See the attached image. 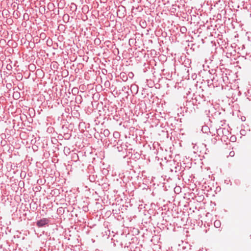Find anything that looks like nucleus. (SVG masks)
I'll list each match as a JSON object with an SVG mask.
<instances>
[{
	"mask_svg": "<svg viewBox=\"0 0 251 251\" xmlns=\"http://www.w3.org/2000/svg\"><path fill=\"white\" fill-rule=\"evenodd\" d=\"M99 43H100V41L99 39H96L95 40V44H98Z\"/></svg>",
	"mask_w": 251,
	"mask_h": 251,
	"instance_id": "9b49d317",
	"label": "nucleus"
},
{
	"mask_svg": "<svg viewBox=\"0 0 251 251\" xmlns=\"http://www.w3.org/2000/svg\"><path fill=\"white\" fill-rule=\"evenodd\" d=\"M207 81L208 85H209V83H210V80H208Z\"/></svg>",
	"mask_w": 251,
	"mask_h": 251,
	"instance_id": "4468645a",
	"label": "nucleus"
},
{
	"mask_svg": "<svg viewBox=\"0 0 251 251\" xmlns=\"http://www.w3.org/2000/svg\"><path fill=\"white\" fill-rule=\"evenodd\" d=\"M201 100L202 98L200 95L197 96L194 99H192L193 103L194 104H200Z\"/></svg>",
	"mask_w": 251,
	"mask_h": 251,
	"instance_id": "20e7f679",
	"label": "nucleus"
},
{
	"mask_svg": "<svg viewBox=\"0 0 251 251\" xmlns=\"http://www.w3.org/2000/svg\"><path fill=\"white\" fill-rule=\"evenodd\" d=\"M187 31V29L185 26H182L180 28V31L182 33H185Z\"/></svg>",
	"mask_w": 251,
	"mask_h": 251,
	"instance_id": "6e6552de",
	"label": "nucleus"
},
{
	"mask_svg": "<svg viewBox=\"0 0 251 251\" xmlns=\"http://www.w3.org/2000/svg\"><path fill=\"white\" fill-rule=\"evenodd\" d=\"M69 150H70L69 149H67L66 152H67L68 153H69V152H70Z\"/></svg>",
	"mask_w": 251,
	"mask_h": 251,
	"instance_id": "ddd939ff",
	"label": "nucleus"
},
{
	"mask_svg": "<svg viewBox=\"0 0 251 251\" xmlns=\"http://www.w3.org/2000/svg\"><path fill=\"white\" fill-rule=\"evenodd\" d=\"M120 147H118V150L119 151H121V148H120Z\"/></svg>",
	"mask_w": 251,
	"mask_h": 251,
	"instance_id": "2eb2a0df",
	"label": "nucleus"
},
{
	"mask_svg": "<svg viewBox=\"0 0 251 251\" xmlns=\"http://www.w3.org/2000/svg\"><path fill=\"white\" fill-rule=\"evenodd\" d=\"M217 134L218 136L221 137L222 140L226 141V139H228V136L230 135V133L228 129L223 127H219L217 129Z\"/></svg>",
	"mask_w": 251,
	"mask_h": 251,
	"instance_id": "f257e3e1",
	"label": "nucleus"
},
{
	"mask_svg": "<svg viewBox=\"0 0 251 251\" xmlns=\"http://www.w3.org/2000/svg\"><path fill=\"white\" fill-rule=\"evenodd\" d=\"M130 90L132 93L136 94L138 91V86L136 84H132L131 85Z\"/></svg>",
	"mask_w": 251,
	"mask_h": 251,
	"instance_id": "7ed1b4c3",
	"label": "nucleus"
},
{
	"mask_svg": "<svg viewBox=\"0 0 251 251\" xmlns=\"http://www.w3.org/2000/svg\"><path fill=\"white\" fill-rule=\"evenodd\" d=\"M236 139V137L235 136H231L230 140L232 141H234V140Z\"/></svg>",
	"mask_w": 251,
	"mask_h": 251,
	"instance_id": "9d476101",
	"label": "nucleus"
},
{
	"mask_svg": "<svg viewBox=\"0 0 251 251\" xmlns=\"http://www.w3.org/2000/svg\"><path fill=\"white\" fill-rule=\"evenodd\" d=\"M65 17H67L68 19L69 18V16L68 15H64V18H65Z\"/></svg>",
	"mask_w": 251,
	"mask_h": 251,
	"instance_id": "f8f14e48",
	"label": "nucleus"
},
{
	"mask_svg": "<svg viewBox=\"0 0 251 251\" xmlns=\"http://www.w3.org/2000/svg\"><path fill=\"white\" fill-rule=\"evenodd\" d=\"M103 135H104L105 137H107V136H108L109 135L110 132H109L108 129H104L103 130Z\"/></svg>",
	"mask_w": 251,
	"mask_h": 251,
	"instance_id": "423d86ee",
	"label": "nucleus"
},
{
	"mask_svg": "<svg viewBox=\"0 0 251 251\" xmlns=\"http://www.w3.org/2000/svg\"><path fill=\"white\" fill-rule=\"evenodd\" d=\"M50 222V220L47 218H43L36 222V226L38 227H42L47 225Z\"/></svg>",
	"mask_w": 251,
	"mask_h": 251,
	"instance_id": "f03ea898",
	"label": "nucleus"
},
{
	"mask_svg": "<svg viewBox=\"0 0 251 251\" xmlns=\"http://www.w3.org/2000/svg\"><path fill=\"white\" fill-rule=\"evenodd\" d=\"M221 222L219 220H216L214 223V225L215 227L219 228L221 226Z\"/></svg>",
	"mask_w": 251,
	"mask_h": 251,
	"instance_id": "39448f33",
	"label": "nucleus"
},
{
	"mask_svg": "<svg viewBox=\"0 0 251 251\" xmlns=\"http://www.w3.org/2000/svg\"><path fill=\"white\" fill-rule=\"evenodd\" d=\"M113 137H114L115 138H118L119 137L120 134H119V133L118 132H116V131H115V132H114L113 133Z\"/></svg>",
	"mask_w": 251,
	"mask_h": 251,
	"instance_id": "0eeeda50",
	"label": "nucleus"
},
{
	"mask_svg": "<svg viewBox=\"0 0 251 251\" xmlns=\"http://www.w3.org/2000/svg\"><path fill=\"white\" fill-rule=\"evenodd\" d=\"M234 154H235V153H234V151H231L229 152V155L230 156H234Z\"/></svg>",
	"mask_w": 251,
	"mask_h": 251,
	"instance_id": "1a4fd4ad",
	"label": "nucleus"
}]
</instances>
